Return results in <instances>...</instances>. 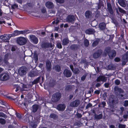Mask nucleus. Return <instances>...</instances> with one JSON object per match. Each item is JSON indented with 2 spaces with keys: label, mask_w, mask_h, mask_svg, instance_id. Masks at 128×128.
Listing matches in <instances>:
<instances>
[{
  "label": "nucleus",
  "mask_w": 128,
  "mask_h": 128,
  "mask_svg": "<svg viewBox=\"0 0 128 128\" xmlns=\"http://www.w3.org/2000/svg\"><path fill=\"white\" fill-rule=\"evenodd\" d=\"M42 12L43 13H45L46 11V10L45 8H43L41 10Z\"/></svg>",
  "instance_id": "680f3d73"
},
{
  "label": "nucleus",
  "mask_w": 128,
  "mask_h": 128,
  "mask_svg": "<svg viewBox=\"0 0 128 128\" xmlns=\"http://www.w3.org/2000/svg\"><path fill=\"white\" fill-rule=\"evenodd\" d=\"M122 61V64L124 65H125L126 64L128 61L126 60H123Z\"/></svg>",
  "instance_id": "0e129e2a"
},
{
  "label": "nucleus",
  "mask_w": 128,
  "mask_h": 128,
  "mask_svg": "<svg viewBox=\"0 0 128 128\" xmlns=\"http://www.w3.org/2000/svg\"><path fill=\"white\" fill-rule=\"evenodd\" d=\"M71 88L72 87L70 86L67 85L66 86L65 90L66 91H69L71 90Z\"/></svg>",
  "instance_id": "e433bc0d"
},
{
  "label": "nucleus",
  "mask_w": 128,
  "mask_h": 128,
  "mask_svg": "<svg viewBox=\"0 0 128 128\" xmlns=\"http://www.w3.org/2000/svg\"><path fill=\"white\" fill-rule=\"evenodd\" d=\"M63 73L64 76L67 78L70 77L72 74L71 71L70 70L67 69L64 70Z\"/></svg>",
  "instance_id": "1a4fd4ad"
},
{
  "label": "nucleus",
  "mask_w": 128,
  "mask_h": 128,
  "mask_svg": "<svg viewBox=\"0 0 128 128\" xmlns=\"http://www.w3.org/2000/svg\"><path fill=\"white\" fill-rule=\"evenodd\" d=\"M123 105L125 107L128 106V100H126L124 101Z\"/></svg>",
  "instance_id": "49530a36"
},
{
  "label": "nucleus",
  "mask_w": 128,
  "mask_h": 128,
  "mask_svg": "<svg viewBox=\"0 0 128 128\" xmlns=\"http://www.w3.org/2000/svg\"><path fill=\"white\" fill-rule=\"evenodd\" d=\"M61 96V94L59 92L54 93L52 95V100L54 102H57L60 100Z\"/></svg>",
  "instance_id": "f03ea898"
},
{
  "label": "nucleus",
  "mask_w": 128,
  "mask_h": 128,
  "mask_svg": "<svg viewBox=\"0 0 128 128\" xmlns=\"http://www.w3.org/2000/svg\"><path fill=\"white\" fill-rule=\"evenodd\" d=\"M72 72L75 74H78L80 72V70L78 68H76Z\"/></svg>",
  "instance_id": "4c0bfd02"
},
{
  "label": "nucleus",
  "mask_w": 128,
  "mask_h": 128,
  "mask_svg": "<svg viewBox=\"0 0 128 128\" xmlns=\"http://www.w3.org/2000/svg\"><path fill=\"white\" fill-rule=\"evenodd\" d=\"M27 68L24 66H22L18 70V72L20 76H24L26 73Z\"/></svg>",
  "instance_id": "7ed1b4c3"
},
{
  "label": "nucleus",
  "mask_w": 128,
  "mask_h": 128,
  "mask_svg": "<svg viewBox=\"0 0 128 128\" xmlns=\"http://www.w3.org/2000/svg\"><path fill=\"white\" fill-rule=\"evenodd\" d=\"M111 50L110 47H108L106 48L104 51V53L105 55L108 54V53L110 52Z\"/></svg>",
  "instance_id": "bb28decb"
},
{
  "label": "nucleus",
  "mask_w": 128,
  "mask_h": 128,
  "mask_svg": "<svg viewBox=\"0 0 128 128\" xmlns=\"http://www.w3.org/2000/svg\"><path fill=\"white\" fill-rule=\"evenodd\" d=\"M68 40L66 38H64L62 41V44L63 45H66L68 43Z\"/></svg>",
  "instance_id": "c756f323"
},
{
  "label": "nucleus",
  "mask_w": 128,
  "mask_h": 128,
  "mask_svg": "<svg viewBox=\"0 0 128 128\" xmlns=\"http://www.w3.org/2000/svg\"><path fill=\"white\" fill-rule=\"evenodd\" d=\"M12 37L10 34H6L0 36V38L3 40H9Z\"/></svg>",
  "instance_id": "9d476101"
},
{
  "label": "nucleus",
  "mask_w": 128,
  "mask_h": 128,
  "mask_svg": "<svg viewBox=\"0 0 128 128\" xmlns=\"http://www.w3.org/2000/svg\"><path fill=\"white\" fill-rule=\"evenodd\" d=\"M114 61L116 62H119L120 60V58L118 57H116L114 58Z\"/></svg>",
  "instance_id": "5fc2aeb1"
},
{
  "label": "nucleus",
  "mask_w": 128,
  "mask_h": 128,
  "mask_svg": "<svg viewBox=\"0 0 128 128\" xmlns=\"http://www.w3.org/2000/svg\"><path fill=\"white\" fill-rule=\"evenodd\" d=\"M114 90L116 94L120 95L121 93H123L124 91L121 88H119L118 86H116L114 88Z\"/></svg>",
  "instance_id": "0eeeda50"
},
{
  "label": "nucleus",
  "mask_w": 128,
  "mask_h": 128,
  "mask_svg": "<svg viewBox=\"0 0 128 128\" xmlns=\"http://www.w3.org/2000/svg\"><path fill=\"white\" fill-rule=\"evenodd\" d=\"M0 117H2L4 118H7V116L4 113L0 112Z\"/></svg>",
  "instance_id": "37998d69"
},
{
  "label": "nucleus",
  "mask_w": 128,
  "mask_h": 128,
  "mask_svg": "<svg viewBox=\"0 0 128 128\" xmlns=\"http://www.w3.org/2000/svg\"><path fill=\"white\" fill-rule=\"evenodd\" d=\"M122 60H124L128 61V54L126 53L123 56Z\"/></svg>",
  "instance_id": "473e14b6"
},
{
  "label": "nucleus",
  "mask_w": 128,
  "mask_h": 128,
  "mask_svg": "<svg viewBox=\"0 0 128 128\" xmlns=\"http://www.w3.org/2000/svg\"><path fill=\"white\" fill-rule=\"evenodd\" d=\"M30 40L35 44L38 43V40L37 38L34 35H31L30 36Z\"/></svg>",
  "instance_id": "6e6552de"
},
{
  "label": "nucleus",
  "mask_w": 128,
  "mask_h": 128,
  "mask_svg": "<svg viewBox=\"0 0 128 128\" xmlns=\"http://www.w3.org/2000/svg\"><path fill=\"white\" fill-rule=\"evenodd\" d=\"M16 116L17 117L19 118H20L21 117V115L20 114L17 113L16 114Z\"/></svg>",
  "instance_id": "bf43d9fd"
},
{
  "label": "nucleus",
  "mask_w": 128,
  "mask_h": 128,
  "mask_svg": "<svg viewBox=\"0 0 128 128\" xmlns=\"http://www.w3.org/2000/svg\"><path fill=\"white\" fill-rule=\"evenodd\" d=\"M77 116L79 118H80L82 116V115L79 113H78L77 114Z\"/></svg>",
  "instance_id": "e2e57ef3"
},
{
  "label": "nucleus",
  "mask_w": 128,
  "mask_h": 128,
  "mask_svg": "<svg viewBox=\"0 0 128 128\" xmlns=\"http://www.w3.org/2000/svg\"><path fill=\"white\" fill-rule=\"evenodd\" d=\"M107 6L109 12L111 15H112L113 12L111 4L109 2H107Z\"/></svg>",
  "instance_id": "f3484780"
},
{
  "label": "nucleus",
  "mask_w": 128,
  "mask_h": 128,
  "mask_svg": "<svg viewBox=\"0 0 128 128\" xmlns=\"http://www.w3.org/2000/svg\"><path fill=\"white\" fill-rule=\"evenodd\" d=\"M85 16L87 18H90L91 17L92 13L91 11L89 10L86 11L85 13Z\"/></svg>",
  "instance_id": "aec40b11"
},
{
  "label": "nucleus",
  "mask_w": 128,
  "mask_h": 128,
  "mask_svg": "<svg viewBox=\"0 0 128 128\" xmlns=\"http://www.w3.org/2000/svg\"><path fill=\"white\" fill-rule=\"evenodd\" d=\"M124 118L126 119L128 118V112H126L125 114L123 116Z\"/></svg>",
  "instance_id": "603ef678"
},
{
  "label": "nucleus",
  "mask_w": 128,
  "mask_h": 128,
  "mask_svg": "<svg viewBox=\"0 0 128 128\" xmlns=\"http://www.w3.org/2000/svg\"><path fill=\"white\" fill-rule=\"evenodd\" d=\"M27 88H26V86L24 85L23 86L22 88H21V89H20V90L21 91H22L23 90H27Z\"/></svg>",
  "instance_id": "de8ad7c7"
},
{
  "label": "nucleus",
  "mask_w": 128,
  "mask_h": 128,
  "mask_svg": "<svg viewBox=\"0 0 128 128\" xmlns=\"http://www.w3.org/2000/svg\"><path fill=\"white\" fill-rule=\"evenodd\" d=\"M53 69L54 68L58 72H59L60 70V66L58 65L55 66L54 67L53 66Z\"/></svg>",
  "instance_id": "cd10ccee"
},
{
  "label": "nucleus",
  "mask_w": 128,
  "mask_h": 128,
  "mask_svg": "<svg viewBox=\"0 0 128 128\" xmlns=\"http://www.w3.org/2000/svg\"><path fill=\"white\" fill-rule=\"evenodd\" d=\"M15 88L16 89V90H15L16 92H17L19 90H20L21 91V90H20V89H21V88L19 86L16 85L15 86Z\"/></svg>",
  "instance_id": "3c124183"
},
{
  "label": "nucleus",
  "mask_w": 128,
  "mask_h": 128,
  "mask_svg": "<svg viewBox=\"0 0 128 128\" xmlns=\"http://www.w3.org/2000/svg\"><path fill=\"white\" fill-rule=\"evenodd\" d=\"M115 10H116V13L118 15H120V13H119V12H118V8H115Z\"/></svg>",
  "instance_id": "338daca9"
},
{
  "label": "nucleus",
  "mask_w": 128,
  "mask_h": 128,
  "mask_svg": "<svg viewBox=\"0 0 128 128\" xmlns=\"http://www.w3.org/2000/svg\"><path fill=\"white\" fill-rule=\"evenodd\" d=\"M28 76L31 77L35 76L34 72H30L29 73Z\"/></svg>",
  "instance_id": "a18cd8bd"
},
{
  "label": "nucleus",
  "mask_w": 128,
  "mask_h": 128,
  "mask_svg": "<svg viewBox=\"0 0 128 128\" xmlns=\"http://www.w3.org/2000/svg\"><path fill=\"white\" fill-rule=\"evenodd\" d=\"M103 115L102 114H99L97 115L95 114L94 117L95 118L96 120H100L102 119V117Z\"/></svg>",
  "instance_id": "a878e982"
},
{
  "label": "nucleus",
  "mask_w": 128,
  "mask_h": 128,
  "mask_svg": "<svg viewBox=\"0 0 128 128\" xmlns=\"http://www.w3.org/2000/svg\"><path fill=\"white\" fill-rule=\"evenodd\" d=\"M50 118L54 119H56L57 118L56 115L54 114H51L50 116Z\"/></svg>",
  "instance_id": "ea45409f"
},
{
  "label": "nucleus",
  "mask_w": 128,
  "mask_h": 128,
  "mask_svg": "<svg viewBox=\"0 0 128 128\" xmlns=\"http://www.w3.org/2000/svg\"><path fill=\"white\" fill-rule=\"evenodd\" d=\"M106 104V102L104 101L102 102L101 103H100L98 105L99 107H102L104 108V107Z\"/></svg>",
  "instance_id": "2f4dec72"
},
{
  "label": "nucleus",
  "mask_w": 128,
  "mask_h": 128,
  "mask_svg": "<svg viewBox=\"0 0 128 128\" xmlns=\"http://www.w3.org/2000/svg\"><path fill=\"white\" fill-rule=\"evenodd\" d=\"M40 107L37 104H35L32 106V110L33 112H36Z\"/></svg>",
  "instance_id": "412c9836"
},
{
  "label": "nucleus",
  "mask_w": 128,
  "mask_h": 128,
  "mask_svg": "<svg viewBox=\"0 0 128 128\" xmlns=\"http://www.w3.org/2000/svg\"><path fill=\"white\" fill-rule=\"evenodd\" d=\"M80 103V102L79 100H76L71 102L70 104V106L72 107H77L78 106Z\"/></svg>",
  "instance_id": "423d86ee"
},
{
  "label": "nucleus",
  "mask_w": 128,
  "mask_h": 128,
  "mask_svg": "<svg viewBox=\"0 0 128 128\" xmlns=\"http://www.w3.org/2000/svg\"><path fill=\"white\" fill-rule=\"evenodd\" d=\"M86 75H83L81 78V80L82 81L84 80L86 78Z\"/></svg>",
  "instance_id": "6e6d98bb"
},
{
  "label": "nucleus",
  "mask_w": 128,
  "mask_h": 128,
  "mask_svg": "<svg viewBox=\"0 0 128 128\" xmlns=\"http://www.w3.org/2000/svg\"><path fill=\"white\" fill-rule=\"evenodd\" d=\"M2 23L5 24V21L4 20L0 21V24H2Z\"/></svg>",
  "instance_id": "774afa93"
},
{
  "label": "nucleus",
  "mask_w": 128,
  "mask_h": 128,
  "mask_svg": "<svg viewBox=\"0 0 128 128\" xmlns=\"http://www.w3.org/2000/svg\"><path fill=\"white\" fill-rule=\"evenodd\" d=\"M56 46L57 48H62V46L60 43L59 42H57L56 43Z\"/></svg>",
  "instance_id": "c9c22d12"
},
{
  "label": "nucleus",
  "mask_w": 128,
  "mask_h": 128,
  "mask_svg": "<svg viewBox=\"0 0 128 128\" xmlns=\"http://www.w3.org/2000/svg\"><path fill=\"white\" fill-rule=\"evenodd\" d=\"M70 67L71 70H72V71H73L74 70V67L72 65H70Z\"/></svg>",
  "instance_id": "69168bd1"
},
{
  "label": "nucleus",
  "mask_w": 128,
  "mask_h": 128,
  "mask_svg": "<svg viewBox=\"0 0 128 128\" xmlns=\"http://www.w3.org/2000/svg\"><path fill=\"white\" fill-rule=\"evenodd\" d=\"M84 44L85 46H88L89 44V42L88 40L86 39L84 40Z\"/></svg>",
  "instance_id": "a19ab883"
},
{
  "label": "nucleus",
  "mask_w": 128,
  "mask_h": 128,
  "mask_svg": "<svg viewBox=\"0 0 128 128\" xmlns=\"http://www.w3.org/2000/svg\"><path fill=\"white\" fill-rule=\"evenodd\" d=\"M107 79L106 77L104 76H100L97 78L96 80L98 82L100 81L105 82Z\"/></svg>",
  "instance_id": "dca6fc26"
},
{
  "label": "nucleus",
  "mask_w": 128,
  "mask_h": 128,
  "mask_svg": "<svg viewBox=\"0 0 128 128\" xmlns=\"http://www.w3.org/2000/svg\"><path fill=\"white\" fill-rule=\"evenodd\" d=\"M118 2L122 7H125L126 6V4L124 0H118Z\"/></svg>",
  "instance_id": "4be33fe9"
},
{
  "label": "nucleus",
  "mask_w": 128,
  "mask_h": 128,
  "mask_svg": "<svg viewBox=\"0 0 128 128\" xmlns=\"http://www.w3.org/2000/svg\"><path fill=\"white\" fill-rule=\"evenodd\" d=\"M54 46V45L52 44V43H43L42 45V48H45L50 47L52 48Z\"/></svg>",
  "instance_id": "2eb2a0df"
},
{
  "label": "nucleus",
  "mask_w": 128,
  "mask_h": 128,
  "mask_svg": "<svg viewBox=\"0 0 128 128\" xmlns=\"http://www.w3.org/2000/svg\"><path fill=\"white\" fill-rule=\"evenodd\" d=\"M118 9L119 11L121 13L123 14L126 13V11L119 6H118Z\"/></svg>",
  "instance_id": "f704fd0d"
},
{
  "label": "nucleus",
  "mask_w": 128,
  "mask_h": 128,
  "mask_svg": "<svg viewBox=\"0 0 128 128\" xmlns=\"http://www.w3.org/2000/svg\"><path fill=\"white\" fill-rule=\"evenodd\" d=\"M109 84L108 83H105L104 84V86L106 88H108V87Z\"/></svg>",
  "instance_id": "13d9d810"
},
{
  "label": "nucleus",
  "mask_w": 128,
  "mask_h": 128,
  "mask_svg": "<svg viewBox=\"0 0 128 128\" xmlns=\"http://www.w3.org/2000/svg\"><path fill=\"white\" fill-rule=\"evenodd\" d=\"M119 96L120 98L122 100L128 99V96L126 94H121Z\"/></svg>",
  "instance_id": "b1692460"
},
{
  "label": "nucleus",
  "mask_w": 128,
  "mask_h": 128,
  "mask_svg": "<svg viewBox=\"0 0 128 128\" xmlns=\"http://www.w3.org/2000/svg\"><path fill=\"white\" fill-rule=\"evenodd\" d=\"M117 85H119L120 83V80H116L114 82Z\"/></svg>",
  "instance_id": "8fccbe9b"
},
{
  "label": "nucleus",
  "mask_w": 128,
  "mask_h": 128,
  "mask_svg": "<svg viewBox=\"0 0 128 128\" xmlns=\"http://www.w3.org/2000/svg\"><path fill=\"white\" fill-rule=\"evenodd\" d=\"M31 126L33 128H35L36 126V125L33 122H31L30 124Z\"/></svg>",
  "instance_id": "c03bdc74"
},
{
  "label": "nucleus",
  "mask_w": 128,
  "mask_h": 128,
  "mask_svg": "<svg viewBox=\"0 0 128 128\" xmlns=\"http://www.w3.org/2000/svg\"><path fill=\"white\" fill-rule=\"evenodd\" d=\"M126 125L125 124H119L118 126V128H125Z\"/></svg>",
  "instance_id": "09e8293b"
},
{
  "label": "nucleus",
  "mask_w": 128,
  "mask_h": 128,
  "mask_svg": "<svg viewBox=\"0 0 128 128\" xmlns=\"http://www.w3.org/2000/svg\"><path fill=\"white\" fill-rule=\"evenodd\" d=\"M102 50H98L96 52L94 53L93 56L94 58H96L99 57L102 53Z\"/></svg>",
  "instance_id": "9b49d317"
},
{
  "label": "nucleus",
  "mask_w": 128,
  "mask_h": 128,
  "mask_svg": "<svg viewBox=\"0 0 128 128\" xmlns=\"http://www.w3.org/2000/svg\"><path fill=\"white\" fill-rule=\"evenodd\" d=\"M57 2L63 3L64 2V0H55Z\"/></svg>",
  "instance_id": "864d4df0"
},
{
  "label": "nucleus",
  "mask_w": 128,
  "mask_h": 128,
  "mask_svg": "<svg viewBox=\"0 0 128 128\" xmlns=\"http://www.w3.org/2000/svg\"><path fill=\"white\" fill-rule=\"evenodd\" d=\"M40 79V78H38L37 79L34 80L32 82V84H31L30 86H32L33 84H36L38 82Z\"/></svg>",
  "instance_id": "72a5a7b5"
},
{
  "label": "nucleus",
  "mask_w": 128,
  "mask_h": 128,
  "mask_svg": "<svg viewBox=\"0 0 128 128\" xmlns=\"http://www.w3.org/2000/svg\"><path fill=\"white\" fill-rule=\"evenodd\" d=\"M29 30H26L21 31L16 30L14 31L12 33L10 34L12 37L21 34L24 35L29 33L30 32H29Z\"/></svg>",
  "instance_id": "f257e3e1"
},
{
  "label": "nucleus",
  "mask_w": 128,
  "mask_h": 128,
  "mask_svg": "<svg viewBox=\"0 0 128 128\" xmlns=\"http://www.w3.org/2000/svg\"><path fill=\"white\" fill-rule=\"evenodd\" d=\"M94 92L95 94H99L100 92V90H96L94 91Z\"/></svg>",
  "instance_id": "052dcab7"
},
{
  "label": "nucleus",
  "mask_w": 128,
  "mask_h": 128,
  "mask_svg": "<svg viewBox=\"0 0 128 128\" xmlns=\"http://www.w3.org/2000/svg\"><path fill=\"white\" fill-rule=\"evenodd\" d=\"M116 52L114 50H111L108 54V56L111 59H112L116 56Z\"/></svg>",
  "instance_id": "ddd939ff"
},
{
  "label": "nucleus",
  "mask_w": 128,
  "mask_h": 128,
  "mask_svg": "<svg viewBox=\"0 0 128 128\" xmlns=\"http://www.w3.org/2000/svg\"><path fill=\"white\" fill-rule=\"evenodd\" d=\"M59 20L58 18H56V19L54 20L52 22V24H57L59 22Z\"/></svg>",
  "instance_id": "79ce46f5"
},
{
  "label": "nucleus",
  "mask_w": 128,
  "mask_h": 128,
  "mask_svg": "<svg viewBox=\"0 0 128 128\" xmlns=\"http://www.w3.org/2000/svg\"><path fill=\"white\" fill-rule=\"evenodd\" d=\"M75 18L73 15H69L66 18V20L68 22H73L75 20Z\"/></svg>",
  "instance_id": "6ab92c4d"
},
{
  "label": "nucleus",
  "mask_w": 128,
  "mask_h": 128,
  "mask_svg": "<svg viewBox=\"0 0 128 128\" xmlns=\"http://www.w3.org/2000/svg\"><path fill=\"white\" fill-rule=\"evenodd\" d=\"M99 27L101 30H104L106 28V24L104 22L101 23L99 24Z\"/></svg>",
  "instance_id": "393cba45"
},
{
  "label": "nucleus",
  "mask_w": 128,
  "mask_h": 128,
  "mask_svg": "<svg viewBox=\"0 0 128 128\" xmlns=\"http://www.w3.org/2000/svg\"><path fill=\"white\" fill-rule=\"evenodd\" d=\"M46 6L48 8L51 9L53 8L54 7L53 3L51 2H47L45 4Z\"/></svg>",
  "instance_id": "4468645a"
},
{
  "label": "nucleus",
  "mask_w": 128,
  "mask_h": 128,
  "mask_svg": "<svg viewBox=\"0 0 128 128\" xmlns=\"http://www.w3.org/2000/svg\"><path fill=\"white\" fill-rule=\"evenodd\" d=\"M9 78V76L6 73H3L0 75V80L3 81L8 80Z\"/></svg>",
  "instance_id": "39448f33"
},
{
  "label": "nucleus",
  "mask_w": 128,
  "mask_h": 128,
  "mask_svg": "<svg viewBox=\"0 0 128 128\" xmlns=\"http://www.w3.org/2000/svg\"><path fill=\"white\" fill-rule=\"evenodd\" d=\"M70 48L71 49L73 50H74L77 49L78 48V47L76 45L74 44L71 45Z\"/></svg>",
  "instance_id": "c85d7f7f"
},
{
  "label": "nucleus",
  "mask_w": 128,
  "mask_h": 128,
  "mask_svg": "<svg viewBox=\"0 0 128 128\" xmlns=\"http://www.w3.org/2000/svg\"><path fill=\"white\" fill-rule=\"evenodd\" d=\"M66 107L65 104H58L56 107L57 110L60 111H63L64 110Z\"/></svg>",
  "instance_id": "f8f14e48"
},
{
  "label": "nucleus",
  "mask_w": 128,
  "mask_h": 128,
  "mask_svg": "<svg viewBox=\"0 0 128 128\" xmlns=\"http://www.w3.org/2000/svg\"><path fill=\"white\" fill-rule=\"evenodd\" d=\"M94 32V30L93 29L90 28L87 30L85 31V32L88 34H93Z\"/></svg>",
  "instance_id": "5701e85b"
},
{
  "label": "nucleus",
  "mask_w": 128,
  "mask_h": 128,
  "mask_svg": "<svg viewBox=\"0 0 128 128\" xmlns=\"http://www.w3.org/2000/svg\"><path fill=\"white\" fill-rule=\"evenodd\" d=\"M99 41L100 40L99 39H97L96 40L92 43V46H96L98 44Z\"/></svg>",
  "instance_id": "7c9ffc66"
},
{
  "label": "nucleus",
  "mask_w": 128,
  "mask_h": 128,
  "mask_svg": "<svg viewBox=\"0 0 128 128\" xmlns=\"http://www.w3.org/2000/svg\"><path fill=\"white\" fill-rule=\"evenodd\" d=\"M46 68L47 70L48 71H50L51 70L52 68V65L50 62L49 61H48L46 62Z\"/></svg>",
  "instance_id": "a211bd4d"
},
{
  "label": "nucleus",
  "mask_w": 128,
  "mask_h": 128,
  "mask_svg": "<svg viewBox=\"0 0 128 128\" xmlns=\"http://www.w3.org/2000/svg\"><path fill=\"white\" fill-rule=\"evenodd\" d=\"M92 106V104H91L89 103L88 104H87V106H86V109H87L89 107H91Z\"/></svg>",
  "instance_id": "4d7b16f0"
},
{
  "label": "nucleus",
  "mask_w": 128,
  "mask_h": 128,
  "mask_svg": "<svg viewBox=\"0 0 128 128\" xmlns=\"http://www.w3.org/2000/svg\"><path fill=\"white\" fill-rule=\"evenodd\" d=\"M6 122L5 120L2 118H0V123L2 124H4Z\"/></svg>",
  "instance_id": "58836bf2"
},
{
  "label": "nucleus",
  "mask_w": 128,
  "mask_h": 128,
  "mask_svg": "<svg viewBox=\"0 0 128 128\" xmlns=\"http://www.w3.org/2000/svg\"><path fill=\"white\" fill-rule=\"evenodd\" d=\"M26 39L23 37H20L17 38V42L18 44L20 45H22L25 44L26 42Z\"/></svg>",
  "instance_id": "20e7f679"
}]
</instances>
